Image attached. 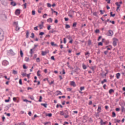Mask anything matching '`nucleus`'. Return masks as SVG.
I'll return each instance as SVG.
<instances>
[{
    "label": "nucleus",
    "mask_w": 125,
    "mask_h": 125,
    "mask_svg": "<svg viewBox=\"0 0 125 125\" xmlns=\"http://www.w3.org/2000/svg\"><path fill=\"white\" fill-rule=\"evenodd\" d=\"M3 39H4V32L2 29L0 28V42L3 41Z\"/></svg>",
    "instance_id": "obj_1"
},
{
    "label": "nucleus",
    "mask_w": 125,
    "mask_h": 125,
    "mask_svg": "<svg viewBox=\"0 0 125 125\" xmlns=\"http://www.w3.org/2000/svg\"><path fill=\"white\" fill-rule=\"evenodd\" d=\"M113 42L112 44L113 46H117V43L118 42H119V39H117L116 38H113L112 39Z\"/></svg>",
    "instance_id": "obj_2"
},
{
    "label": "nucleus",
    "mask_w": 125,
    "mask_h": 125,
    "mask_svg": "<svg viewBox=\"0 0 125 125\" xmlns=\"http://www.w3.org/2000/svg\"><path fill=\"white\" fill-rule=\"evenodd\" d=\"M14 25L16 26V31H20V27L18 25V21H14Z\"/></svg>",
    "instance_id": "obj_3"
},
{
    "label": "nucleus",
    "mask_w": 125,
    "mask_h": 125,
    "mask_svg": "<svg viewBox=\"0 0 125 125\" xmlns=\"http://www.w3.org/2000/svg\"><path fill=\"white\" fill-rule=\"evenodd\" d=\"M114 35V32H113V30H109L108 31V32L106 33V35H107L108 37L112 36Z\"/></svg>",
    "instance_id": "obj_4"
},
{
    "label": "nucleus",
    "mask_w": 125,
    "mask_h": 125,
    "mask_svg": "<svg viewBox=\"0 0 125 125\" xmlns=\"http://www.w3.org/2000/svg\"><path fill=\"white\" fill-rule=\"evenodd\" d=\"M9 64V62L7 60H4L2 62L3 66H7Z\"/></svg>",
    "instance_id": "obj_5"
},
{
    "label": "nucleus",
    "mask_w": 125,
    "mask_h": 125,
    "mask_svg": "<svg viewBox=\"0 0 125 125\" xmlns=\"http://www.w3.org/2000/svg\"><path fill=\"white\" fill-rule=\"evenodd\" d=\"M20 13H21V12H20V9H17L15 11V15H17V16H19V15H20Z\"/></svg>",
    "instance_id": "obj_6"
},
{
    "label": "nucleus",
    "mask_w": 125,
    "mask_h": 125,
    "mask_svg": "<svg viewBox=\"0 0 125 125\" xmlns=\"http://www.w3.org/2000/svg\"><path fill=\"white\" fill-rule=\"evenodd\" d=\"M116 5H117V9L116 10L117 11H118V10L120 9V7H121V4H120V3H119L118 2H116L115 3Z\"/></svg>",
    "instance_id": "obj_7"
},
{
    "label": "nucleus",
    "mask_w": 125,
    "mask_h": 125,
    "mask_svg": "<svg viewBox=\"0 0 125 125\" xmlns=\"http://www.w3.org/2000/svg\"><path fill=\"white\" fill-rule=\"evenodd\" d=\"M90 55V53H89V52L88 51L86 52L84 54L85 56H86V59L89 57Z\"/></svg>",
    "instance_id": "obj_8"
},
{
    "label": "nucleus",
    "mask_w": 125,
    "mask_h": 125,
    "mask_svg": "<svg viewBox=\"0 0 125 125\" xmlns=\"http://www.w3.org/2000/svg\"><path fill=\"white\" fill-rule=\"evenodd\" d=\"M70 85H72V86L75 87L76 86V83L74 81H71L70 82Z\"/></svg>",
    "instance_id": "obj_9"
},
{
    "label": "nucleus",
    "mask_w": 125,
    "mask_h": 125,
    "mask_svg": "<svg viewBox=\"0 0 125 125\" xmlns=\"http://www.w3.org/2000/svg\"><path fill=\"white\" fill-rule=\"evenodd\" d=\"M100 123L101 124V125H106V124H107V122H103V120L102 119H101V121L100 122Z\"/></svg>",
    "instance_id": "obj_10"
},
{
    "label": "nucleus",
    "mask_w": 125,
    "mask_h": 125,
    "mask_svg": "<svg viewBox=\"0 0 125 125\" xmlns=\"http://www.w3.org/2000/svg\"><path fill=\"white\" fill-rule=\"evenodd\" d=\"M46 54H47V52L42 51V56H45V55H46Z\"/></svg>",
    "instance_id": "obj_11"
},
{
    "label": "nucleus",
    "mask_w": 125,
    "mask_h": 125,
    "mask_svg": "<svg viewBox=\"0 0 125 125\" xmlns=\"http://www.w3.org/2000/svg\"><path fill=\"white\" fill-rule=\"evenodd\" d=\"M57 96L62 95V92L59 90L56 91Z\"/></svg>",
    "instance_id": "obj_12"
},
{
    "label": "nucleus",
    "mask_w": 125,
    "mask_h": 125,
    "mask_svg": "<svg viewBox=\"0 0 125 125\" xmlns=\"http://www.w3.org/2000/svg\"><path fill=\"white\" fill-rule=\"evenodd\" d=\"M29 35H30V33L29 32V30H26V39H28V38H29Z\"/></svg>",
    "instance_id": "obj_13"
},
{
    "label": "nucleus",
    "mask_w": 125,
    "mask_h": 125,
    "mask_svg": "<svg viewBox=\"0 0 125 125\" xmlns=\"http://www.w3.org/2000/svg\"><path fill=\"white\" fill-rule=\"evenodd\" d=\"M11 5H12V6H16V2H14V1H12L10 3Z\"/></svg>",
    "instance_id": "obj_14"
},
{
    "label": "nucleus",
    "mask_w": 125,
    "mask_h": 125,
    "mask_svg": "<svg viewBox=\"0 0 125 125\" xmlns=\"http://www.w3.org/2000/svg\"><path fill=\"white\" fill-rule=\"evenodd\" d=\"M39 27L40 30H42L43 28V22H42V24H39Z\"/></svg>",
    "instance_id": "obj_15"
},
{
    "label": "nucleus",
    "mask_w": 125,
    "mask_h": 125,
    "mask_svg": "<svg viewBox=\"0 0 125 125\" xmlns=\"http://www.w3.org/2000/svg\"><path fill=\"white\" fill-rule=\"evenodd\" d=\"M116 78L117 79H120V77H121V74L120 73H118L116 74Z\"/></svg>",
    "instance_id": "obj_16"
},
{
    "label": "nucleus",
    "mask_w": 125,
    "mask_h": 125,
    "mask_svg": "<svg viewBox=\"0 0 125 125\" xmlns=\"http://www.w3.org/2000/svg\"><path fill=\"white\" fill-rule=\"evenodd\" d=\"M46 117H49L50 118L51 117H52V114L51 113H46L45 114Z\"/></svg>",
    "instance_id": "obj_17"
},
{
    "label": "nucleus",
    "mask_w": 125,
    "mask_h": 125,
    "mask_svg": "<svg viewBox=\"0 0 125 125\" xmlns=\"http://www.w3.org/2000/svg\"><path fill=\"white\" fill-rule=\"evenodd\" d=\"M51 45H52V46H58V45H57V44H55L54 42H51Z\"/></svg>",
    "instance_id": "obj_18"
},
{
    "label": "nucleus",
    "mask_w": 125,
    "mask_h": 125,
    "mask_svg": "<svg viewBox=\"0 0 125 125\" xmlns=\"http://www.w3.org/2000/svg\"><path fill=\"white\" fill-rule=\"evenodd\" d=\"M47 22H48V23H52V19L49 18L47 20Z\"/></svg>",
    "instance_id": "obj_19"
},
{
    "label": "nucleus",
    "mask_w": 125,
    "mask_h": 125,
    "mask_svg": "<svg viewBox=\"0 0 125 125\" xmlns=\"http://www.w3.org/2000/svg\"><path fill=\"white\" fill-rule=\"evenodd\" d=\"M51 11H52V13H56V15H57L58 14V12L56 11H54L53 9H51Z\"/></svg>",
    "instance_id": "obj_20"
},
{
    "label": "nucleus",
    "mask_w": 125,
    "mask_h": 125,
    "mask_svg": "<svg viewBox=\"0 0 125 125\" xmlns=\"http://www.w3.org/2000/svg\"><path fill=\"white\" fill-rule=\"evenodd\" d=\"M34 49H35V48H33V49H30V52H29V53H30L31 55H32V54L34 53V51H33V50H34Z\"/></svg>",
    "instance_id": "obj_21"
},
{
    "label": "nucleus",
    "mask_w": 125,
    "mask_h": 125,
    "mask_svg": "<svg viewBox=\"0 0 125 125\" xmlns=\"http://www.w3.org/2000/svg\"><path fill=\"white\" fill-rule=\"evenodd\" d=\"M108 46H109V47H111V48H112V45H109L108 46H106L105 47V48H107V50H111V48L108 47Z\"/></svg>",
    "instance_id": "obj_22"
},
{
    "label": "nucleus",
    "mask_w": 125,
    "mask_h": 125,
    "mask_svg": "<svg viewBox=\"0 0 125 125\" xmlns=\"http://www.w3.org/2000/svg\"><path fill=\"white\" fill-rule=\"evenodd\" d=\"M57 31L56 30H54V29H52V30L49 31V33H51V34H53L54 33H56Z\"/></svg>",
    "instance_id": "obj_23"
},
{
    "label": "nucleus",
    "mask_w": 125,
    "mask_h": 125,
    "mask_svg": "<svg viewBox=\"0 0 125 125\" xmlns=\"http://www.w3.org/2000/svg\"><path fill=\"white\" fill-rule=\"evenodd\" d=\"M42 106H43L45 108H47V104H41Z\"/></svg>",
    "instance_id": "obj_24"
},
{
    "label": "nucleus",
    "mask_w": 125,
    "mask_h": 125,
    "mask_svg": "<svg viewBox=\"0 0 125 125\" xmlns=\"http://www.w3.org/2000/svg\"><path fill=\"white\" fill-rule=\"evenodd\" d=\"M98 113H101V106H99L97 109Z\"/></svg>",
    "instance_id": "obj_25"
},
{
    "label": "nucleus",
    "mask_w": 125,
    "mask_h": 125,
    "mask_svg": "<svg viewBox=\"0 0 125 125\" xmlns=\"http://www.w3.org/2000/svg\"><path fill=\"white\" fill-rule=\"evenodd\" d=\"M121 112L122 113H124V112H125V108L124 106H121Z\"/></svg>",
    "instance_id": "obj_26"
},
{
    "label": "nucleus",
    "mask_w": 125,
    "mask_h": 125,
    "mask_svg": "<svg viewBox=\"0 0 125 125\" xmlns=\"http://www.w3.org/2000/svg\"><path fill=\"white\" fill-rule=\"evenodd\" d=\"M114 89H110L109 90V91H108V92H109V94H112V92H114Z\"/></svg>",
    "instance_id": "obj_27"
},
{
    "label": "nucleus",
    "mask_w": 125,
    "mask_h": 125,
    "mask_svg": "<svg viewBox=\"0 0 125 125\" xmlns=\"http://www.w3.org/2000/svg\"><path fill=\"white\" fill-rule=\"evenodd\" d=\"M44 125H51V123L50 122H47L43 123Z\"/></svg>",
    "instance_id": "obj_28"
},
{
    "label": "nucleus",
    "mask_w": 125,
    "mask_h": 125,
    "mask_svg": "<svg viewBox=\"0 0 125 125\" xmlns=\"http://www.w3.org/2000/svg\"><path fill=\"white\" fill-rule=\"evenodd\" d=\"M82 67L84 70H85L87 68L86 65H85V64H84V63L83 64Z\"/></svg>",
    "instance_id": "obj_29"
},
{
    "label": "nucleus",
    "mask_w": 125,
    "mask_h": 125,
    "mask_svg": "<svg viewBox=\"0 0 125 125\" xmlns=\"http://www.w3.org/2000/svg\"><path fill=\"white\" fill-rule=\"evenodd\" d=\"M104 83H107V80L104 79L103 81L101 82L102 84H104Z\"/></svg>",
    "instance_id": "obj_30"
},
{
    "label": "nucleus",
    "mask_w": 125,
    "mask_h": 125,
    "mask_svg": "<svg viewBox=\"0 0 125 125\" xmlns=\"http://www.w3.org/2000/svg\"><path fill=\"white\" fill-rule=\"evenodd\" d=\"M36 62L37 63H40V62H41V59H40V58H37L36 59Z\"/></svg>",
    "instance_id": "obj_31"
},
{
    "label": "nucleus",
    "mask_w": 125,
    "mask_h": 125,
    "mask_svg": "<svg viewBox=\"0 0 125 125\" xmlns=\"http://www.w3.org/2000/svg\"><path fill=\"white\" fill-rule=\"evenodd\" d=\"M115 15H116V14H113V12H110L111 17H115Z\"/></svg>",
    "instance_id": "obj_32"
},
{
    "label": "nucleus",
    "mask_w": 125,
    "mask_h": 125,
    "mask_svg": "<svg viewBox=\"0 0 125 125\" xmlns=\"http://www.w3.org/2000/svg\"><path fill=\"white\" fill-rule=\"evenodd\" d=\"M66 39H68V40H72V37H71V36L68 35L66 36Z\"/></svg>",
    "instance_id": "obj_33"
},
{
    "label": "nucleus",
    "mask_w": 125,
    "mask_h": 125,
    "mask_svg": "<svg viewBox=\"0 0 125 125\" xmlns=\"http://www.w3.org/2000/svg\"><path fill=\"white\" fill-rule=\"evenodd\" d=\"M29 60H30V59L29 58V57H25V61H26V62H29Z\"/></svg>",
    "instance_id": "obj_34"
},
{
    "label": "nucleus",
    "mask_w": 125,
    "mask_h": 125,
    "mask_svg": "<svg viewBox=\"0 0 125 125\" xmlns=\"http://www.w3.org/2000/svg\"><path fill=\"white\" fill-rule=\"evenodd\" d=\"M30 38H31V39H34V38H35V34H34V33H31V36H30Z\"/></svg>",
    "instance_id": "obj_35"
},
{
    "label": "nucleus",
    "mask_w": 125,
    "mask_h": 125,
    "mask_svg": "<svg viewBox=\"0 0 125 125\" xmlns=\"http://www.w3.org/2000/svg\"><path fill=\"white\" fill-rule=\"evenodd\" d=\"M0 1L3 5H5V0H0Z\"/></svg>",
    "instance_id": "obj_36"
},
{
    "label": "nucleus",
    "mask_w": 125,
    "mask_h": 125,
    "mask_svg": "<svg viewBox=\"0 0 125 125\" xmlns=\"http://www.w3.org/2000/svg\"><path fill=\"white\" fill-rule=\"evenodd\" d=\"M20 55L21 57H23V51H22V50H20Z\"/></svg>",
    "instance_id": "obj_37"
},
{
    "label": "nucleus",
    "mask_w": 125,
    "mask_h": 125,
    "mask_svg": "<svg viewBox=\"0 0 125 125\" xmlns=\"http://www.w3.org/2000/svg\"><path fill=\"white\" fill-rule=\"evenodd\" d=\"M60 115L61 116H64V111H60Z\"/></svg>",
    "instance_id": "obj_38"
},
{
    "label": "nucleus",
    "mask_w": 125,
    "mask_h": 125,
    "mask_svg": "<svg viewBox=\"0 0 125 125\" xmlns=\"http://www.w3.org/2000/svg\"><path fill=\"white\" fill-rule=\"evenodd\" d=\"M64 115H69V112H68V110H66L64 111Z\"/></svg>",
    "instance_id": "obj_39"
},
{
    "label": "nucleus",
    "mask_w": 125,
    "mask_h": 125,
    "mask_svg": "<svg viewBox=\"0 0 125 125\" xmlns=\"http://www.w3.org/2000/svg\"><path fill=\"white\" fill-rule=\"evenodd\" d=\"M95 116L96 118H98V117H99V112L95 113Z\"/></svg>",
    "instance_id": "obj_40"
},
{
    "label": "nucleus",
    "mask_w": 125,
    "mask_h": 125,
    "mask_svg": "<svg viewBox=\"0 0 125 125\" xmlns=\"http://www.w3.org/2000/svg\"><path fill=\"white\" fill-rule=\"evenodd\" d=\"M70 28V25L66 24L65 25V29H69Z\"/></svg>",
    "instance_id": "obj_41"
},
{
    "label": "nucleus",
    "mask_w": 125,
    "mask_h": 125,
    "mask_svg": "<svg viewBox=\"0 0 125 125\" xmlns=\"http://www.w3.org/2000/svg\"><path fill=\"white\" fill-rule=\"evenodd\" d=\"M72 27H74V28L77 27V22H74L73 23Z\"/></svg>",
    "instance_id": "obj_42"
},
{
    "label": "nucleus",
    "mask_w": 125,
    "mask_h": 125,
    "mask_svg": "<svg viewBox=\"0 0 125 125\" xmlns=\"http://www.w3.org/2000/svg\"><path fill=\"white\" fill-rule=\"evenodd\" d=\"M42 97L41 96L39 100V102H42Z\"/></svg>",
    "instance_id": "obj_43"
},
{
    "label": "nucleus",
    "mask_w": 125,
    "mask_h": 125,
    "mask_svg": "<svg viewBox=\"0 0 125 125\" xmlns=\"http://www.w3.org/2000/svg\"><path fill=\"white\" fill-rule=\"evenodd\" d=\"M116 117V113L115 112L113 111L112 112V117L115 118Z\"/></svg>",
    "instance_id": "obj_44"
},
{
    "label": "nucleus",
    "mask_w": 125,
    "mask_h": 125,
    "mask_svg": "<svg viewBox=\"0 0 125 125\" xmlns=\"http://www.w3.org/2000/svg\"><path fill=\"white\" fill-rule=\"evenodd\" d=\"M81 91H83V90H84V86H82L80 87Z\"/></svg>",
    "instance_id": "obj_45"
},
{
    "label": "nucleus",
    "mask_w": 125,
    "mask_h": 125,
    "mask_svg": "<svg viewBox=\"0 0 125 125\" xmlns=\"http://www.w3.org/2000/svg\"><path fill=\"white\" fill-rule=\"evenodd\" d=\"M100 32V31L99 30V29H96L95 31V33H96V34H98Z\"/></svg>",
    "instance_id": "obj_46"
},
{
    "label": "nucleus",
    "mask_w": 125,
    "mask_h": 125,
    "mask_svg": "<svg viewBox=\"0 0 125 125\" xmlns=\"http://www.w3.org/2000/svg\"><path fill=\"white\" fill-rule=\"evenodd\" d=\"M13 74H14V75H17V71L13 70Z\"/></svg>",
    "instance_id": "obj_47"
},
{
    "label": "nucleus",
    "mask_w": 125,
    "mask_h": 125,
    "mask_svg": "<svg viewBox=\"0 0 125 125\" xmlns=\"http://www.w3.org/2000/svg\"><path fill=\"white\" fill-rule=\"evenodd\" d=\"M48 83H49L50 85H51V84L54 83V81H52L51 82H48Z\"/></svg>",
    "instance_id": "obj_48"
},
{
    "label": "nucleus",
    "mask_w": 125,
    "mask_h": 125,
    "mask_svg": "<svg viewBox=\"0 0 125 125\" xmlns=\"http://www.w3.org/2000/svg\"><path fill=\"white\" fill-rule=\"evenodd\" d=\"M44 35V32H41L39 33V36H43Z\"/></svg>",
    "instance_id": "obj_49"
},
{
    "label": "nucleus",
    "mask_w": 125,
    "mask_h": 125,
    "mask_svg": "<svg viewBox=\"0 0 125 125\" xmlns=\"http://www.w3.org/2000/svg\"><path fill=\"white\" fill-rule=\"evenodd\" d=\"M91 41L88 40V45H91Z\"/></svg>",
    "instance_id": "obj_50"
},
{
    "label": "nucleus",
    "mask_w": 125,
    "mask_h": 125,
    "mask_svg": "<svg viewBox=\"0 0 125 125\" xmlns=\"http://www.w3.org/2000/svg\"><path fill=\"white\" fill-rule=\"evenodd\" d=\"M32 15H36V11L35 10H33L32 11Z\"/></svg>",
    "instance_id": "obj_51"
},
{
    "label": "nucleus",
    "mask_w": 125,
    "mask_h": 125,
    "mask_svg": "<svg viewBox=\"0 0 125 125\" xmlns=\"http://www.w3.org/2000/svg\"><path fill=\"white\" fill-rule=\"evenodd\" d=\"M19 83L21 85H22L23 84V83H22V79H20V80H19Z\"/></svg>",
    "instance_id": "obj_52"
},
{
    "label": "nucleus",
    "mask_w": 125,
    "mask_h": 125,
    "mask_svg": "<svg viewBox=\"0 0 125 125\" xmlns=\"http://www.w3.org/2000/svg\"><path fill=\"white\" fill-rule=\"evenodd\" d=\"M100 11L102 15H103V14H104V12H105V11H102V10H101Z\"/></svg>",
    "instance_id": "obj_53"
},
{
    "label": "nucleus",
    "mask_w": 125,
    "mask_h": 125,
    "mask_svg": "<svg viewBox=\"0 0 125 125\" xmlns=\"http://www.w3.org/2000/svg\"><path fill=\"white\" fill-rule=\"evenodd\" d=\"M23 6H24V9H26V8H27V3H25L24 4H23Z\"/></svg>",
    "instance_id": "obj_54"
},
{
    "label": "nucleus",
    "mask_w": 125,
    "mask_h": 125,
    "mask_svg": "<svg viewBox=\"0 0 125 125\" xmlns=\"http://www.w3.org/2000/svg\"><path fill=\"white\" fill-rule=\"evenodd\" d=\"M98 45H99V46L101 45L102 46L103 45V43H102V42H100L98 43Z\"/></svg>",
    "instance_id": "obj_55"
},
{
    "label": "nucleus",
    "mask_w": 125,
    "mask_h": 125,
    "mask_svg": "<svg viewBox=\"0 0 125 125\" xmlns=\"http://www.w3.org/2000/svg\"><path fill=\"white\" fill-rule=\"evenodd\" d=\"M40 72H41V71H40V70H38L37 72V76L38 77H40L41 76V74H40Z\"/></svg>",
    "instance_id": "obj_56"
},
{
    "label": "nucleus",
    "mask_w": 125,
    "mask_h": 125,
    "mask_svg": "<svg viewBox=\"0 0 125 125\" xmlns=\"http://www.w3.org/2000/svg\"><path fill=\"white\" fill-rule=\"evenodd\" d=\"M91 70H92V71H93V72H94V70H95V68H94V67L93 66H92L91 68H90Z\"/></svg>",
    "instance_id": "obj_57"
},
{
    "label": "nucleus",
    "mask_w": 125,
    "mask_h": 125,
    "mask_svg": "<svg viewBox=\"0 0 125 125\" xmlns=\"http://www.w3.org/2000/svg\"><path fill=\"white\" fill-rule=\"evenodd\" d=\"M47 16V14H44L43 16H42V17L43 18H46V17Z\"/></svg>",
    "instance_id": "obj_58"
},
{
    "label": "nucleus",
    "mask_w": 125,
    "mask_h": 125,
    "mask_svg": "<svg viewBox=\"0 0 125 125\" xmlns=\"http://www.w3.org/2000/svg\"><path fill=\"white\" fill-rule=\"evenodd\" d=\"M47 6L48 7H51V4L48 3H47Z\"/></svg>",
    "instance_id": "obj_59"
},
{
    "label": "nucleus",
    "mask_w": 125,
    "mask_h": 125,
    "mask_svg": "<svg viewBox=\"0 0 125 125\" xmlns=\"http://www.w3.org/2000/svg\"><path fill=\"white\" fill-rule=\"evenodd\" d=\"M65 119H67V118H69V115L68 114H65V115L64 116Z\"/></svg>",
    "instance_id": "obj_60"
},
{
    "label": "nucleus",
    "mask_w": 125,
    "mask_h": 125,
    "mask_svg": "<svg viewBox=\"0 0 125 125\" xmlns=\"http://www.w3.org/2000/svg\"><path fill=\"white\" fill-rule=\"evenodd\" d=\"M66 42H67L66 38H63V43L66 44Z\"/></svg>",
    "instance_id": "obj_61"
},
{
    "label": "nucleus",
    "mask_w": 125,
    "mask_h": 125,
    "mask_svg": "<svg viewBox=\"0 0 125 125\" xmlns=\"http://www.w3.org/2000/svg\"><path fill=\"white\" fill-rule=\"evenodd\" d=\"M104 54H105V55H107V54H108V51H105L104 52Z\"/></svg>",
    "instance_id": "obj_62"
},
{
    "label": "nucleus",
    "mask_w": 125,
    "mask_h": 125,
    "mask_svg": "<svg viewBox=\"0 0 125 125\" xmlns=\"http://www.w3.org/2000/svg\"><path fill=\"white\" fill-rule=\"evenodd\" d=\"M51 28V26L48 25L47 26V30H48V31H49V30H50Z\"/></svg>",
    "instance_id": "obj_63"
},
{
    "label": "nucleus",
    "mask_w": 125,
    "mask_h": 125,
    "mask_svg": "<svg viewBox=\"0 0 125 125\" xmlns=\"http://www.w3.org/2000/svg\"><path fill=\"white\" fill-rule=\"evenodd\" d=\"M51 59L52 60H54L55 61V58H54V57L53 56H52L51 57Z\"/></svg>",
    "instance_id": "obj_64"
}]
</instances>
